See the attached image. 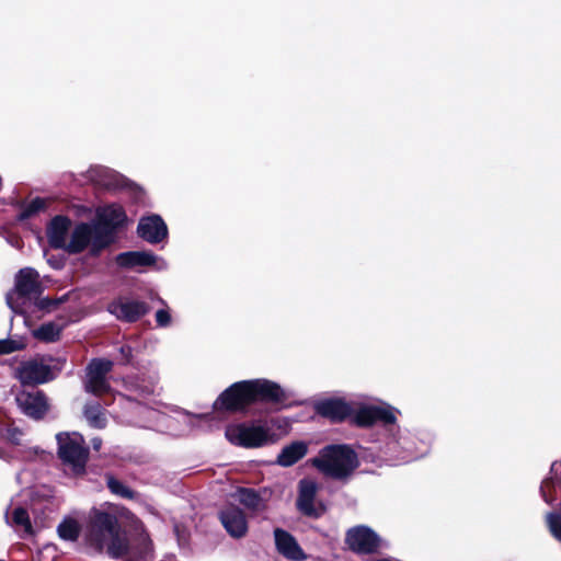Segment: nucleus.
<instances>
[{
    "label": "nucleus",
    "mask_w": 561,
    "mask_h": 561,
    "mask_svg": "<svg viewBox=\"0 0 561 561\" xmlns=\"http://www.w3.org/2000/svg\"><path fill=\"white\" fill-rule=\"evenodd\" d=\"M61 327H58L55 322H46L41 324L34 332L35 339L46 343L57 342L61 335Z\"/></svg>",
    "instance_id": "nucleus-25"
},
{
    "label": "nucleus",
    "mask_w": 561,
    "mask_h": 561,
    "mask_svg": "<svg viewBox=\"0 0 561 561\" xmlns=\"http://www.w3.org/2000/svg\"><path fill=\"white\" fill-rule=\"evenodd\" d=\"M56 438L57 455L61 462L69 466L76 476L84 474L90 450L84 446L82 437L76 438L68 433H59Z\"/></svg>",
    "instance_id": "nucleus-6"
},
{
    "label": "nucleus",
    "mask_w": 561,
    "mask_h": 561,
    "mask_svg": "<svg viewBox=\"0 0 561 561\" xmlns=\"http://www.w3.org/2000/svg\"><path fill=\"white\" fill-rule=\"evenodd\" d=\"M313 409L317 415L330 423L341 424L351 421L353 403L347 402L344 398L333 397L316 402Z\"/></svg>",
    "instance_id": "nucleus-12"
},
{
    "label": "nucleus",
    "mask_w": 561,
    "mask_h": 561,
    "mask_svg": "<svg viewBox=\"0 0 561 561\" xmlns=\"http://www.w3.org/2000/svg\"><path fill=\"white\" fill-rule=\"evenodd\" d=\"M116 264L122 268H136L153 266L157 262L156 255L150 251H127L115 257Z\"/></svg>",
    "instance_id": "nucleus-21"
},
{
    "label": "nucleus",
    "mask_w": 561,
    "mask_h": 561,
    "mask_svg": "<svg viewBox=\"0 0 561 561\" xmlns=\"http://www.w3.org/2000/svg\"><path fill=\"white\" fill-rule=\"evenodd\" d=\"M39 274L32 267H25L19 271L15 276V293L21 298H28L32 295L42 293Z\"/></svg>",
    "instance_id": "nucleus-20"
},
{
    "label": "nucleus",
    "mask_w": 561,
    "mask_h": 561,
    "mask_svg": "<svg viewBox=\"0 0 561 561\" xmlns=\"http://www.w3.org/2000/svg\"><path fill=\"white\" fill-rule=\"evenodd\" d=\"M137 233L142 240L157 244L168 237V227L159 215H151L140 219Z\"/></svg>",
    "instance_id": "nucleus-18"
},
{
    "label": "nucleus",
    "mask_w": 561,
    "mask_h": 561,
    "mask_svg": "<svg viewBox=\"0 0 561 561\" xmlns=\"http://www.w3.org/2000/svg\"><path fill=\"white\" fill-rule=\"evenodd\" d=\"M67 300H68V294H66L61 297H56V298L43 297V298H38L35 301V306L39 310L50 312L53 310H56L61 304L66 302Z\"/></svg>",
    "instance_id": "nucleus-30"
},
{
    "label": "nucleus",
    "mask_w": 561,
    "mask_h": 561,
    "mask_svg": "<svg viewBox=\"0 0 561 561\" xmlns=\"http://www.w3.org/2000/svg\"><path fill=\"white\" fill-rule=\"evenodd\" d=\"M288 397L279 383L268 379L241 380L226 388L213 403L217 413H239L255 403L284 407Z\"/></svg>",
    "instance_id": "nucleus-1"
},
{
    "label": "nucleus",
    "mask_w": 561,
    "mask_h": 561,
    "mask_svg": "<svg viewBox=\"0 0 561 561\" xmlns=\"http://www.w3.org/2000/svg\"><path fill=\"white\" fill-rule=\"evenodd\" d=\"M83 414L89 423L94 427L103 428L106 424L102 407L99 402L87 403L83 408Z\"/></svg>",
    "instance_id": "nucleus-27"
},
{
    "label": "nucleus",
    "mask_w": 561,
    "mask_h": 561,
    "mask_svg": "<svg viewBox=\"0 0 561 561\" xmlns=\"http://www.w3.org/2000/svg\"><path fill=\"white\" fill-rule=\"evenodd\" d=\"M113 369V362L106 358H93L87 366L85 391L96 397L111 390L106 376Z\"/></svg>",
    "instance_id": "nucleus-11"
},
{
    "label": "nucleus",
    "mask_w": 561,
    "mask_h": 561,
    "mask_svg": "<svg viewBox=\"0 0 561 561\" xmlns=\"http://www.w3.org/2000/svg\"><path fill=\"white\" fill-rule=\"evenodd\" d=\"M396 421V414L390 407L358 404L357 408L353 407L350 424L358 428H369L377 423L392 425Z\"/></svg>",
    "instance_id": "nucleus-9"
},
{
    "label": "nucleus",
    "mask_w": 561,
    "mask_h": 561,
    "mask_svg": "<svg viewBox=\"0 0 561 561\" xmlns=\"http://www.w3.org/2000/svg\"><path fill=\"white\" fill-rule=\"evenodd\" d=\"M274 539L278 553L286 559L291 561H305L307 559V554L289 531L276 528L274 530Z\"/></svg>",
    "instance_id": "nucleus-19"
},
{
    "label": "nucleus",
    "mask_w": 561,
    "mask_h": 561,
    "mask_svg": "<svg viewBox=\"0 0 561 561\" xmlns=\"http://www.w3.org/2000/svg\"><path fill=\"white\" fill-rule=\"evenodd\" d=\"M45 208H46L45 199L42 197H35L26 206H24L23 209L19 213L18 220L19 221L27 220V219L32 218L33 216H35L36 214H38L39 211L44 210Z\"/></svg>",
    "instance_id": "nucleus-29"
},
{
    "label": "nucleus",
    "mask_w": 561,
    "mask_h": 561,
    "mask_svg": "<svg viewBox=\"0 0 561 561\" xmlns=\"http://www.w3.org/2000/svg\"><path fill=\"white\" fill-rule=\"evenodd\" d=\"M16 402L25 415L36 421L43 420L49 411L48 398L43 390L21 391Z\"/></svg>",
    "instance_id": "nucleus-15"
},
{
    "label": "nucleus",
    "mask_w": 561,
    "mask_h": 561,
    "mask_svg": "<svg viewBox=\"0 0 561 561\" xmlns=\"http://www.w3.org/2000/svg\"><path fill=\"white\" fill-rule=\"evenodd\" d=\"M49 360L55 362V364H45L43 360L35 358L21 362L15 370V376L21 385L35 387L56 379L66 364V359L49 358Z\"/></svg>",
    "instance_id": "nucleus-5"
},
{
    "label": "nucleus",
    "mask_w": 561,
    "mask_h": 561,
    "mask_svg": "<svg viewBox=\"0 0 561 561\" xmlns=\"http://www.w3.org/2000/svg\"><path fill=\"white\" fill-rule=\"evenodd\" d=\"M98 231L95 224L79 222L75 226L67 244L68 254H80L90 247L91 256H99L106 248L98 245Z\"/></svg>",
    "instance_id": "nucleus-10"
},
{
    "label": "nucleus",
    "mask_w": 561,
    "mask_h": 561,
    "mask_svg": "<svg viewBox=\"0 0 561 561\" xmlns=\"http://www.w3.org/2000/svg\"><path fill=\"white\" fill-rule=\"evenodd\" d=\"M266 490L257 491L251 488L240 486L237 490V499L240 504L252 512H261L266 508Z\"/></svg>",
    "instance_id": "nucleus-22"
},
{
    "label": "nucleus",
    "mask_w": 561,
    "mask_h": 561,
    "mask_svg": "<svg viewBox=\"0 0 561 561\" xmlns=\"http://www.w3.org/2000/svg\"><path fill=\"white\" fill-rule=\"evenodd\" d=\"M84 541L95 552L106 549L113 557L127 550L126 540L116 514L92 507L84 530Z\"/></svg>",
    "instance_id": "nucleus-2"
},
{
    "label": "nucleus",
    "mask_w": 561,
    "mask_h": 561,
    "mask_svg": "<svg viewBox=\"0 0 561 561\" xmlns=\"http://www.w3.org/2000/svg\"><path fill=\"white\" fill-rule=\"evenodd\" d=\"M344 543L355 554H375L383 545L382 538L367 525H356L345 533Z\"/></svg>",
    "instance_id": "nucleus-8"
},
{
    "label": "nucleus",
    "mask_w": 561,
    "mask_h": 561,
    "mask_svg": "<svg viewBox=\"0 0 561 561\" xmlns=\"http://www.w3.org/2000/svg\"><path fill=\"white\" fill-rule=\"evenodd\" d=\"M127 222V215L123 206L111 204L96 213L98 245L108 248L114 243L117 230Z\"/></svg>",
    "instance_id": "nucleus-7"
},
{
    "label": "nucleus",
    "mask_w": 561,
    "mask_h": 561,
    "mask_svg": "<svg viewBox=\"0 0 561 561\" xmlns=\"http://www.w3.org/2000/svg\"><path fill=\"white\" fill-rule=\"evenodd\" d=\"M318 486L312 480L302 479L298 485L297 510L306 517L320 518L327 511L323 504L316 505Z\"/></svg>",
    "instance_id": "nucleus-14"
},
{
    "label": "nucleus",
    "mask_w": 561,
    "mask_h": 561,
    "mask_svg": "<svg viewBox=\"0 0 561 561\" xmlns=\"http://www.w3.org/2000/svg\"><path fill=\"white\" fill-rule=\"evenodd\" d=\"M22 435V432L19 430V428H9L7 431V438L15 444V445H19L20 444V436Z\"/></svg>",
    "instance_id": "nucleus-36"
},
{
    "label": "nucleus",
    "mask_w": 561,
    "mask_h": 561,
    "mask_svg": "<svg viewBox=\"0 0 561 561\" xmlns=\"http://www.w3.org/2000/svg\"><path fill=\"white\" fill-rule=\"evenodd\" d=\"M71 224V219L66 215H56L50 219L46 227V237L51 249L66 251Z\"/></svg>",
    "instance_id": "nucleus-17"
},
{
    "label": "nucleus",
    "mask_w": 561,
    "mask_h": 561,
    "mask_svg": "<svg viewBox=\"0 0 561 561\" xmlns=\"http://www.w3.org/2000/svg\"><path fill=\"white\" fill-rule=\"evenodd\" d=\"M219 519L226 531L233 538H242L248 533V520L243 511L229 504L218 513Z\"/></svg>",
    "instance_id": "nucleus-16"
},
{
    "label": "nucleus",
    "mask_w": 561,
    "mask_h": 561,
    "mask_svg": "<svg viewBox=\"0 0 561 561\" xmlns=\"http://www.w3.org/2000/svg\"><path fill=\"white\" fill-rule=\"evenodd\" d=\"M26 347V344L19 340L3 339L0 340V355L11 354L16 351H22Z\"/></svg>",
    "instance_id": "nucleus-32"
},
{
    "label": "nucleus",
    "mask_w": 561,
    "mask_h": 561,
    "mask_svg": "<svg viewBox=\"0 0 561 561\" xmlns=\"http://www.w3.org/2000/svg\"><path fill=\"white\" fill-rule=\"evenodd\" d=\"M106 486L112 494L117 495L122 499L134 500L137 493L125 485L122 481L115 478L113 474H106Z\"/></svg>",
    "instance_id": "nucleus-26"
},
{
    "label": "nucleus",
    "mask_w": 561,
    "mask_h": 561,
    "mask_svg": "<svg viewBox=\"0 0 561 561\" xmlns=\"http://www.w3.org/2000/svg\"><path fill=\"white\" fill-rule=\"evenodd\" d=\"M210 414H199L198 417L199 419H203V420H207L209 417Z\"/></svg>",
    "instance_id": "nucleus-38"
},
{
    "label": "nucleus",
    "mask_w": 561,
    "mask_h": 561,
    "mask_svg": "<svg viewBox=\"0 0 561 561\" xmlns=\"http://www.w3.org/2000/svg\"><path fill=\"white\" fill-rule=\"evenodd\" d=\"M81 527L73 518L64 519L57 528L59 537L64 540L76 541L80 536Z\"/></svg>",
    "instance_id": "nucleus-28"
},
{
    "label": "nucleus",
    "mask_w": 561,
    "mask_h": 561,
    "mask_svg": "<svg viewBox=\"0 0 561 561\" xmlns=\"http://www.w3.org/2000/svg\"><path fill=\"white\" fill-rule=\"evenodd\" d=\"M225 436L230 444L249 449L274 442L271 428L257 421L229 424L226 426Z\"/></svg>",
    "instance_id": "nucleus-4"
},
{
    "label": "nucleus",
    "mask_w": 561,
    "mask_h": 561,
    "mask_svg": "<svg viewBox=\"0 0 561 561\" xmlns=\"http://www.w3.org/2000/svg\"><path fill=\"white\" fill-rule=\"evenodd\" d=\"M308 451V446L304 442H293L285 446L277 456V463L283 467H290L302 459Z\"/></svg>",
    "instance_id": "nucleus-23"
},
{
    "label": "nucleus",
    "mask_w": 561,
    "mask_h": 561,
    "mask_svg": "<svg viewBox=\"0 0 561 561\" xmlns=\"http://www.w3.org/2000/svg\"><path fill=\"white\" fill-rule=\"evenodd\" d=\"M547 524L553 537L561 540V515L556 513L548 514Z\"/></svg>",
    "instance_id": "nucleus-33"
},
{
    "label": "nucleus",
    "mask_w": 561,
    "mask_h": 561,
    "mask_svg": "<svg viewBox=\"0 0 561 561\" xmlns=\"http://www.w3.org/2000/svg\"><path fill=\"white\" fill-rule=\"evenodd\" d=\"M12 522L16 526L23 527L26 531H32V524L26 508L19 506L12 512Z\"/></svg>",
    "instance_id": "nucleus-31"
},
{
    "label": "nucleus",
    "mask_w": 561,
    "mask_h": 561,
    "mask_svg": "<svg viewBox=\"0 0 561 561\" xmlns=\"http://www.w3.org/2000/svg\"><path fill=\"white\" fill-rule=\"evenodd\" d=\"M551 473L552 477L546 479L540 488L545 501L550 504L556 500L552 495V491L557 492V488L561 489V461L552 463Z\"/></svg>",
    "instance_id": "nucleus-24"
},
{
    "label": "nucleus",
    "mask_w": 561,
    "mask_h": 561,
    "mask_svg": "<svg viewBox=\"0 0 561 561\" xmlns=\"http://www.w3.org/2000/svg\"><path fill=\"white\" fill-rule=\"evenodd\" d=\"M156 322L159 327H168L171 323V314L164 309L156 312Z\"/></svg>",
    "instance_id": "nucleus-34"
},
{
    "label": "nucleus",
    "mask_w": 561,
    "mask_h": 561,
    "mask_svg": "<svg viewBox=\"0 0 561 561\" xmlns=\"http://www.w3.org/2000/svg\"><path fill=\"white\" fill-rule=\"evenodd\" d=\"M150 306L146 301L129 300L119 297L107 305V311L117 320L126 323H135L150 312Z\"/></svg>",
    "instance_id": "nucleus-13"
},
{
    "label": "nucleus",
    "mask_w": 561,
    "mask_h": 561,
    "mask_svg": "<svg viewBox=\"0 0 561 561\" xmlns=\"http://www.w3.org/2000/svg\"><path fill=\"white\" fill-rule=\"evenodd\" d=\"M7 302L8 305L13 308V305H12V296L10 294L7 295Z\"/></svg>",
    "instance_id": "nucleus-37"
},
{
    "label": "nucleus",
    "mask_w": 561,
    "mask_h": 561,
    "mask_svg": "<svg viewBox=\"0 0 561 561\" xmlns=\"http://www.w3.org/2000/svg\"><path fill=\"white\" fill-rule=\"evenodd\" d=\"M119 354L122 356V364L128 365L133 359V347L128 344H124L119 347Z\"/></svg>",
    "instance_id": "nucleus-35"
},
{
    "label": "nucleus",
    "mask_w": 561,
    "mask_h": 561,
    "mask_svg": "<svg viewBox=\"0 0 561 561\" xmlns=\"http://www.w3.org/2000/svg\"><path fill=\"white\" fill-rule=\"evenodd\" d=\"M360 462L355 449L348 444H330L322 447L312 466L328 478L347 481Z\"/></svg>",
    "instance_id": "nucleus-3"
}]
</instances>
